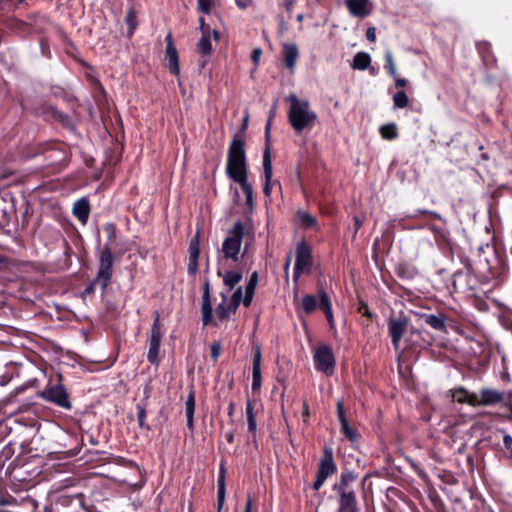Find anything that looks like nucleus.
<instances>
[{"label":"nucleus","instance_id":"nucleus-51","mask_svg":"<svg viewBox=\"0 0 512 512\" xmlns=\"http://www.w3.org/2000/svg\"><path fill=\"white\" fill-rule=\"evenodd\" d=\"M199 24H200V30H201L202 34H204V33H210V28H209V26H208V25H206V24H205V20H204V18H202V17H201V18L199 19Z\"/></svg>","mask_w":512,"mask_h":512},{"label":"nucleus","instance_id":"nucleus-10","mask_svg":"<svg viewBox=\"0 0 512 512\" xmlns=\"http://www.w3.org/2000/svg\"><path fill=\"white\" fill-rule=\"evenodd\" d=\"M312 264V257L309 247L300 243L296 250V263L294 269V280L297 281L301 273Z\"/></svg>","mask_w":512,"mask_h":512},{"label":"nucleus","instance_id":"nucleus-28","mask_svg":"<svg viewBox=\"0 0 512 512\" xmlns=\"http://www.w3.org/2000/svg\"><path fill=\"white\" fill-rule=\"evenodd\" d=\"M241 279H242L241 273L227 272L225 275H223V282L230 289H233L235 287V285L241 281Z\"/></svg>","mask_w":512,"mask_h":512},{"label":"nucleus","instance_id":"nucleus-6","mask_svg":"<svg viewBox=\"0 0 512 512\" xmlns=\"http://www.w3.org/2000/svg\"><path fill=\"white\" fill-rule=\"evenodd\" d=\"M112 266H113V256L111 252V248L107 245L101 252L100 255V267L98 271V276L95 279V282L100 284L102 290H104L111 278L112 275Z\"/></svg>","mask_w":512,"mask_h":512},{"label":"nucleus","instance_id":"nucleus-44","mask_svg":"<svg viewBox=\"0 0 512 512\" xmlns=\"http://www.w3.org/2000/svg\"><path fill=\"white\" fill-rule=\"evenodd\" d=\"M220 352H221V345L219 342H214L212 345H211V357L216 360L219 355H220Z\"/></svg>","mask_w":512,"mask_h":512},{"label":"nucleus","instance_id":"nucleus-56","mask_svg":"<svg viewBox=\"0 0 512 512\" xmlns=\"http://www.w3.org/2000/svg\"><path fill=\"white\" fill-rule=\"evenodd\" d=\"M256 285L247 283L245 294L254 295Z\"/></svg>","mask_w":512,"mask_h":512},{"label":"nucleus","instance_id":"nucleus-23","mask_svg":"<svg viewBox=\"0 0 512 512\" xmlns=\"http://www.w3.org/2000/svg\"><path fill=\"white\" fill-rule=\"evenodd\" d=\"M186 406V417H187V426L189 429L193 428V415L195 410V394L194 391L191 389L187 400L185 402Z\"/></svg>","mask_w":512,"mask_h":512},{"label":"nucleus","instance_id":"nucleus-34","mask_svg":"<svg viewBox=\"0 0 512 512\" xmlns=\"http://www.w3.org/2000/svg\"><path fill=\"white\" fill-rule=\"evenodd\" d=\"M394 106L397 108H404L408 105L409 99L404 91H399L393 96Z\"/></svg>","mask_w":512,"mask_h":512},{"label":"nucleus","instance_id":"nucleus-5","mask_svg":"<svg viewBox=\"0 0 512 512\" xmlns=\"http://www.w3.org/2000/svg\"><path fill=\"white\" fill-rule=\"evenodd\" d=\"M336 471L331 448H325L319 461L316 480L313 484L315 490L320 489L325 480Z\"/></svg>","mask_w":512,"mask_h":512},{"label":"nucleus","instance_id":"nucleus-25","mask_svg":"<svg viewBox=\"0 0 512 512\" xmlns=\"http://www.w3.org/2000/svg\"><path fill=\"white\" fill-rule=\"evenodd\" d=\"M239 183L243 192L246 195V203L251 208L253 207V189L252 186L248 183L247 176L241 177L239 179L234 180Z\"/></svg>","mask_w":512,"mask_h":512},{"label":"nucleus","instance_id":"nucleus-43","mask_svg":"<svg viewBox=\"0 0 512 512\" xmlns=\"http://www.w3.org/2000/svg\"><path fill=\"white\" fill-rule=\"evenodd\" d=\"M105 231L107 232L109 239L114 241L116 239V227L112 223H108L105 227Z\"/></svg>","mask_w":512,"mask_h":512},{"label":"nucleus","instance_id":"nucleus-15","mask_svg":"<svg viewBox=\"0 0 512 512\" xmlns=\"http://www.w3.org/2000/svg\"><path fill=\"white\" fill-rule=\"evenodd\" d=\"M263 170H264V177H265V185H264V194L265 196H270L271 189H272V162H271V153H270V147L267 145L265 147L264 153H263Z\"/></svg>","mask_w":512,"mask_h":512},{"label":"nucleus","instance_id":"nucleus-38","mask_svg":"<svg viewBox=\"0 0 512 512\" xmlns=\"http://www.w3.org/2000/svg\"><path fill=\"white\" fill-rule=\"evenodd\" d=\"M342 433L351 441L356 439L355 431L349 426L347 419L340 421Z\"/></svg>","mask_w":512,"mask_h":512},{"label":"nucleus","instance_id":"nucleus-21","mask_svg":"<svg viewBox=\"0 0 512 512\" xmlns=\"http://www.w3.org/2000/svg\"><path fill=\"white\" fill-rule=\"evenodd\" d=\"M225 476L226 469L224 464H221L218 478V512L221 511L225 501Z\"/></svg>","mask_w":512,"mask_h":512},{"label":"nucleus","instance_id":"nucleus-1","mask_svg":"<svg viewBox=\"0 0 512 512\" xmlns=\"http://www.w3.org/2000/svg\"><path fill=\"white\" fill-rule=\"evenodd\" d=\"M226 171L232 180L247 176L245 140L239 134H235L230 143Z\"/></svg>","mask_w":512,"mask_h":512},{"label":"nucleus","instance_id":"nucleus-52","mask_svg":"<svg viewBox=\"0 0 512 512\" xmlns=\"http://www.w3.org/2000/svg\"><path fill=\"white\" fill-rule=\"evenodd\" d=\"M271 123H272V120H268L267 124H266V128H265L266 146L268 145L269 147H270L269 140H270Z\"/></svg>","mask_w":512,"mask_h":512},{"label":"nucleus","instance_id":"nucleus-35","mask_svg":"<svg viewBox=\"0 0 512 512\" xmlns=\"http://www.w3.org/2000/svg\"><path fill=\"white\" fill-rule=\"evenodd\" d=\"M298 216L302 226L307 228L316 225V219L309 213L301 211L298 213Z\"/></svg>","mask_w":512,"mask_h":512},{"label":"nucleus","instance_id":"nucleus-36","mask_svg":"<svg viewBox=\"0 0 512 512\" xmlns=\"http://www.w3.org/2000/svg\"><path fill=\"white\" fill-rule=\"evenodd\" d=\"M319 298H320L319 307H320V309L323 310V312L332 310L331 304H330V298H329L328 294L323 289L319 290Z\"/></svg>","mask_w":512,"mask_h":512},{"label":"nucleus","instance_id":"nucleus-31","mask_svg":"<svg viewBox=\"0 0 512 512\" xmlns=\"http://www.w3.org/2000/svg\"><path fill=\"white\" fill-rule=\"evenodd\" d=\"M317 306L316 298L313 295H305L302 299V307L306 313H312Z\"/></svg>","mask_w":512,"mask_h":512},{"label":"nucleus","instance_id":"nucleus-22","mask_svg":"<svg viewBox=\"0 0 512 512\" xmlns=\"http://www.w3.org/2000/svg\"><path fill=\"white\" fill-rule=\"evenodd\" d=\"M222 302L216 308V316L220 321H224L229 318L231 314L235 313V310H231V306L228 304L227 296L221 294Z\"/></svg>","mask_w":512,"mask_h":512},{"label":"nucleus","instance_id":"nucleus-17","mask_svg":"<svg viewBox=\"0 0 512 512\" xmlns=\"http://www.w3.org/2000/svg\"><path fill=\"white\" fill-rule=\"evenodd\" d=\"M346 5L353 16L360 18L366 17L372 10L369 0H346Z\"/></svg>","mask_w":512,"mask_h":512},{"label":"nucleus","instance_id":"nucleus-55","mask_svg":"<svg viewBox=\"0 0 512 512\" xmlns=\"http://www.w3.org/2000/svg\"><path fill=\"white\" fill-rule=\"evenodd\" d=\"M252 506H253V499H252V497L249 495V496H248V499H247V502H246V505H245V510H244V512H251V511H252Z\"/></svg>","mask_w":512,"mask_h":512},{"label":"nucleus","instance_id":"nucleus-48","mask_svg":"<svg viewBox=\"0 0 512 512\" xmlns=\"http://www.w3.org/2000/svg\"><path fill=\"white\" fill-rule=\"evenodd\" d=\"M138 421H139V425L141 427L144 426V418H145V415H146V412H145V409L143 407H138Z\"/></svg>","mask_w":512,"mask_h":512},{"label":"nucleus","instance_id":"nucleus-62","mask_svg":"<svg viewBox=\"0 0 512 512\" xmlns=\"http://www.w3.org/2000/svg\"><path fill=\"white\" fill-rule=\"evenodd\" d=\"M353 219L355 222V233H356L362 226V221L358 217H354Z\"/></svg>","mask_w":512,"mask_h":512},{"label":"nucleus","instance_id":"nucleus-50","mask_svg":"<svg viewBox=\"0 0 512 512\" xmlns=\"http://www.w3.org/2000/svg\"><path fill=\"white\" fill-rule=\"evenodd\" d=\"M503 442H504L505 447L508 450L512 451V437L510 435H507V434L504 435L503 436Z\"/></svg>","mask_w":512,"mask_h":512},{"label":"nucleus","instance_id":"nucleus-37","mask_svg":"<svg viewBox=\"0 0 512 512\" xmlns=\"http://www.w3.org/2000/svg\"><path fill=\"white\" fill-rule=\"evenodd\" d=\"M380 132L383 138L393 139L397 136L396 128L394 124L384 125L380 128Z\"/></svg>","mask_w":512,"mask_h":512},{"label":"nucleus","instance_id":"nucleus-61","mask_svg":"<svg viewBox=\"0 0 512 512\" xmlns=\"http://www.w3.org/2000/svg\"><path fill=\"white\" fill-rule=\"evenodd\" d=\"M252 298H253V295L245 294L243 303L246 307H248L251 304Z\"/></svg>","mask_w":512,"mask_h":512},{"label":"nucleus","instance_id":"nucleus-39","mask_svg":"<svg viewBox=\"0 0 512 512\" xmlns=\"http://www.w3.org/2000/svg\"><path fill=\"white\" fill-rule=\"evenodd\" d=\"M242 299V288L239 287L236 289V291L233 293L231 299L229 300L228 304L231 306V310H237L240 302Z\"/></svg>","mask_w":512,"mask_h":512},{"label":"nucleus","instance_id":"nucleus-8","mask_svg":"<svg viewBox=\"0 0 512 512\" xmlns=\"http://www.w3.org/2000/svg\"><path fill=\"white\" fill-rule=\"evenodd\" d=\"M479 404L477 406H493L497 404L507 403L509 394L492 388H483L477 394Z\"/></svg>","mask_w":512,"mask_h":512},{"label":"nucleus","instance_id":"nucleus-7","mask_svg":"<svg viewBox=\"0 0 512 512\" xmlns=\"http://www.w3.org/2000/svg\"><path fill=\"white\" fill-rule=\"evenodd\" d=\"M314 361L316 368L319 371H322L327 375H331L333 373L335 359L331 348L327 345H322L316 349L314 354Z\"/></svg>","mask_w":512,"mask_h":512},{"label":"nucleus","instance_id":"nucleus-24","mask_svg":"<svg viewBox=\"0 0 512 512\" xmlns=\"http://www.w3.org/2000/svg\"><path fill=\"white\" fill-rule=\"evenodd\" d=\"M197 49L202 56H209L211 54L212 46L210 33L202 34V37L197 44Z\"/></svg>","mask_w":512,"mask_h":512},{"label":"nucleus","instance_id":"nucleus-2","mask_svg":"<svg viewBox=\"0 0 512 512\" xmlns=\"http://www.w3.org/2000/svg\"><path fill=\"white\" fill-rule=\"evenodd\" d=\"M287 100L290 103L288 117L294 130L299 132L311 127L316 120V114L310 110L309 102L298 99L295 94L289 95Z\"/></svg>","mask_w":512,"mask_h":512},{"label":"nucleus","instance_id":"nucleus-26","mask_svg":"<svg viewBox=\"0 0 512 512\" xmlns=\"http://www.w3.org/2000/svg\"><path fill=\"white\" fill-rule=\"evenodd\" d=\"M370 62H371V58L367 53L359 52L354 56L353 68L359 69V70H364V69L368 68V66L370 65Z\"/></svg>","mask_w":512,"mask_h":512},{"label":"nucleus","instance_id":"nucleus-58","mask_svg":"<svg viewBox=\"0 0 512 512\" xmlns=\"http://www.w3.org/2000/svg\"><path fill=\"white\" fill-rule=\"evenodd\" d=\"M324 314H325V316H326L330 326L333 327V321L334 320H333L332 310L326 311V312H324Z\"/></svg>","mask_w":512,"mask_h":512},{"label":"nucleus","instance_id":"nucleus-19","mask_svg":"<svg viewBox=\"0 0 512 512\" xmlns=\"http://www.w3.org/2000/svg\"><path fill=\"white\" fill-rule=\"evenodd\" d=\"M298 55V48L295 44L285 43L283 45V60L288 69L294 68Z\"/></svg>","mask_w":512,"mask_h":512},{"label":"nucleus","instance_id":"nucleus-4","mask_svg":"<svg viewBox=\"0 0 512 512\" xmlns=\"http://www.w3.org/2000/svg\"><path fill=\"white\" fill-rule=\"evenodd\" d=\"M244 234V224L241 221H237L233 228L228 232V236L222 245V252L224 253L225 258L238 261Z\"/></svg>","mask_w":512,"mask_h":512},{"label":"nucleus","instance_id":"nucleus-47","mask_svg":"<svg viewBox=\"0 0 512 512\" xmlns=\"http://www.w3.org/2000/svg\"><path fill=\"white\" fill-rule=\"evenodd\" d=\"M261 54H262V51L260 48H255L252 51L251 58H252V61L254 62V64H257L259 62Z\"/></svg>","mask_w":512,"mask_h":512},{"label":"nucleus","instance_id":"nucleus-16","mask_svg":"<svg viewBox=\"0 0 512 512\" xmlns=\"http://www.w3.org/2000/svg\"><path fill=\"white\" fill-rule=\"evenodd\" d=\"M262 383L261 378V349L259 345L254 346L253 368H252V390L260 389Z\"/></svg>","mask_w":512,"mask_h":512},{"label":"nucleus","instance_id":"nucleus-29","mask_svg":"<svg viewBox=\"0 0 512 512\" xmlns=\"http://www.w3.org/2000/svg\"><path fill=\"white\" fill-rule=\"evenodd\" d=\"M200 254V233L199 230L189 243V256L199 257Z\"/></svg>","mask_w":512,"mask_h":512},{"label":"nucleus","instance_id":"nucleus-11","mask_svg":"<svg viewBox=\"0 0 512 512\" xmlns=\"http://www.w3.org/2000/svg\"><path fill=\"white\" fill-rule=\"evenodd\" d=\"M42 396L65 409H69L71 407L68 394L62 385L52 386L45 389L42 392Z\"/></svg>","mask_w":512,"mask_h":512},{"label":"nucleus","instance_id":"nucleus-64","mask_svg":"<svg viewBox=\"0 0 512 512\" xmlns=\"http://www.w3.org/2000/svg\"><path fill=\"white\" fill-rule=\"evenodd\" d=\"M226 439L229 443H232L233 442V439H234V435L232 432H229L226 434Z\"/></svg>","mask_w":512,"mask_h":512},{"label":"nucleus","instance_id":"nucleus-40","mask_svg":"<svg viewBox=\"0 0 512 512\" xmlns=\"http://www.w3.org/2000/svg\"><path fill=\"white\" fill-rule=\"evenodd\" d=\"M199 10L204 14H209L212 7V0H198Z\"/></svg>","mask_w":512,"mask_h":512},{"label":"nucleus","instance_id":"nucleus-59","mask_svg":"<svg viewBox=\"0 0 512 512\" xmlns=\"http://www.w3.org/2000/svg\"><path fill=\"white\" fill-rule=\"evenodd\" d=\"M395 84H396V87L402 88V87L406 86L407 81L405 79H402V78H396Z\"/></svg>","mask_w":512,"mask_h":512},{"label":"nucleus","instance_id":"nucleus-42","mask_svg":"<svg viewBox=\"0 0 512 512\" xmlns=\"http://www.w3.org/2000/svg\"><path fill=\"white\" fill-rule=\"evenodd\" d=\"M386 61H387V64H388L389 73L393 77H396V74H397L396 73V68H395V65H394L392 54L390 52L386 53Z\"/></svg>","mask_w":512,"mask_h":512},{"label":"nucleus","instance_id":"nucleus-49","mask_svg":"<svg viewBox=\"0 0 512 512\" xmlns=\"http://www.w3.org/2000/svg\"><path fill=\"white\" fill-rule=\"evenodd\" d=\"M366 37L369 41H375L376 39V30L374 27H370L367 29Z\"/></svg>","mask_w":512,"mask_h":512},{"label":"nucleus","instance_id":"nucleus-3","mask_svg":"<svg viewBox=\"0 0 512 512\" xmlns=\"http://www.w3.org/2000/svg\"><path fill=\"white\" fill-rule=\"evenodd\" d=\"M355 479L356 476L352 472H345L334 485V490L339 494L338 512H359L355 491L352 488Z\"/></svg>","mask_w":512,"mask_h":512},{"label":"nucleus","instance_id":"nucleus-33","mask_svg":"<svg viewBox=\"0 0 512 512\" xmlns=\"http://www.w3.org/2000/svg\"><path fill=\"white\" fill-rule=\"evenodd\" d=\"M247 421H248V429L249 431L255 433L256 431V420L253 413V405L251 401H248L246 407Z\"/></svg>","mask_w":512,"mask_h":512},{"label":"nucleus","instance_id":"nucleus-13","mask_svg":"<svg viewBox=\"0 0 512 512\" xmlns=\"http://www.w3.org/2000/svg\"><path fill=\"white\" fill-rule=\"evenodd\" d=\"M166 51H165V58L168 60V69L170 73L178 76L180 73V67H179V58H178V52L177 49L173 43L171 34H168L166 36Z\"/></svg>","mask_w":512,"mask_h":512},{"label":"nucleus","instance_id":"nucleus-41","mask_svg":"<svg viewBox=\"0 0 512 512\" xmlns=\"http://www.w3.org/2000/svg\"><path fill=\"white\" fill-rule=\"evenodd\" d=\"M198 258L199 257L189 256L188 272L192 275L198 270Z\"/></svg>","mask_w":512,"mask_h":512},{"label":"nucleus","instance_id":"nucleus-14","mask_svg":"<svg viewBox=\"0 0 512 512\" xmlns=\"http://www.w3.org/2000/svg\"><path fill=\"white\" fill-rule=\"evenodd\" d=\"M389 332L392 338V343L394 347L397 349L399 345V341L403 336L407 326L408 320L406 317L399 318H390L389 319Z\"/></svg>","mask_w":512,"mask_h":512},{"label":"nucleus","instance_id":"nucleus-9","mask_svg":"<svg viewBox=\"0 0 512 512\" xmlns=\"http://www.w3.org/2000/svg\"><path fill=\"white\" fill-rule=\"evenodd\" d=\"M161 338L162 334L160 330V317L159 313L155 312V319L151 328L150 348L148 351V360L152 364H156L158 362Z\"/></svg>","mask_w":512,"mask_h":512},{"label":"nucleus","instance_id":"nucleus-45","mask_svg":"<svg viewBox=\"0 0 512 512\" xmlns=\"http://www.w3.org/2000/svg\"><path fill=\"white\" fill-rule=\"evenodd\" d=\"M358 311L359 313H361L363 316H366L368 318H372V314L371 312L369 311V308H368V305L361 301L360 302V305H359V308H358Z\"/></svg>","mask_w":512,"mask_h":512},{"label":"nucleus","instance_id":"nucleus-46","mask_svg":"<svg viewBox=\"0 0 512 512\" xmlns=\"http://www.w3.org/2000/svg\"><path fill=\"white\" fill-rule=\"evenodd\" d=\"M337 414L339 421H342L343 419H346L345 413H344V406L342 401L337 402Z\"/></svg>","mask_w":512,"mask_h":512},{"label":"nucleus","instance_id":"nucleus-12","mask_svg":"<svg viewBox=\"0 0 512 512\" xmlns=\"http://www.w3.org/2000/svg\"><path fill=\"white\" fill-rule=\"evenodd\" d=\"M201 311H202L203 324L205 326H207V325L217 326L218 325L217 321L213 317V313H212V305H211V300H210V286H209L208 281H206L204 284V292H203V297H202Z\"/></svg>","mask_w":512,"mask_h":512},{"label":"nucleus","instance_id":"nucleus-32","mask_svg":"<svg viewBox=\"0 0 512 512\" xmlns=\"http://www.w3.org/2000/svg\"><path fill=\"white\" fill-rule=\"evenodd\" d=\"M426 323L433 327L436 330H444L445 329V323L444 319L442 317L436 316V315H428L425 319Z\"/></svg>","mask_w":512,"mask_h":512},{"label":"nucleus","instance_id":"nucleus-18","mask_svg":"<svg viewBox=\"0 0 512 512\" xmlns=\"http://www.w3.org/2000/svg\"><path fill=\"white\" fill-rule=\"evenodd\" d=\"M453 399L460 404L467 403L473 407H477V404H479L477 394L469 392L465 388H458L454 390Z\"/></svg>","mask_w":512,"mask_h":512},{"label":"nucleus","instance_id":"nucleus-20","mask_svg":"<svg viewBox=\"0 0 512 512\" xmlns=\"http://www.w3.org/2000/svg\"><path fill=\"white\" fill-rule=\"evenodd\" d=\"M90 212V205L85 198L79 199L73 207L74 215L83 223L86 224Z\"/></svg>","mask_w":512,"mask_h":512},{"label":"nucleus","instance_id":"nucleus-27","mask_svg":"<svg viewBox=\"0 0 512 512\" xmlns=\"http://www.w3.org/2000/svg\"><path fill=\"white\" fill-rule=\"evenodd\" d=\"M126 23L129 26L127 36L130 38L134 34V31L138 25L137 14L133 8L129 9V11L126 15Z\"/></svg>","mask_w":512,"mask_h":512},{"label":"nucleus","instance_id":"nucleus-54","mask_svg":"<svg viewBox=\"0 0 512 512\" xmlns=\"http://www.w3.org/2000/svg\"><path fill=\"white\" fill-rule=\"evenodd\" d=\"M0 213H2L3 218L6 219L7 222H9L11 220V217L13 215V211L12 210L10 212H8L5 209H0Z\"/></svg>","mask_w":512,"mask_h":512},{"label":"nucleus","instance_id":"nucleus-60","mask_svg":"<svg viewBox=\"0 0 512 512\" xmlns=\"http://www.w3.org/2000/svg\"><path fill=\"white\" fill-rule=\"evenodd\" d=\"M257 282H258V273L257 272H253L252 275L250 276V279H249L248 283H252L254 285H257Z\"/></svg>","mask_w":512,"mask_h":512},{"label":"nucleus","instance_id":"nucleus-53","mask_svg":"<svg viewBox=\"0 0 512 512\" xmlns=\"http://www.w3.org/2000/svg\"><path fill=\"white\" fill-rule=\"evenodd\" d=\"M248 121H249V114L246 113L245 117L243 118L242 124H241L240 132L238 133L239 135H240V133H243L247 129Z\"/></svg>","mask_w":512,"mask_h":512},{"label":"nucleus","instance_id":"nucleus-30","mask_svg":"<svg viewBox=\"0 0 512 512\" xmlns=\"http://www.w3.org/2000/svg\"><path fill=\"white\" fill-rule=\"evenodd\" d=\"M49 112L51 116L61 122L64 126L72 128L73 124L69 118V116L63 114L62 112L56 110L55 108H49Z\"/></svg>","mask_w":512,"mask_h":512},{"label":"nucleus","instance_id":"nucleus-63","mask_svg":"<svg viewBox=\"0 0 512 512\" xmlns=\"http://www.w3.org/2000/svg\"><path fill=\"white\" fill-rule=\"evenodd\" d=\"M290 262H291V256L289 255V256L286 258V262H285V265H284V271H285V273H286V274L288 273V269H289V266H290Z\"/></svg>","mask_w":512,"mask_h":512},{"label":"nucleus","instance_id":"nucleus-57","mask_svg":"<svg viewBox=\"0 0 512 512\" xmlns=\"http://www.w3.org/2000/svg\"><path fill=\"white\" fill-rule=\"evenodd\" d=\"M309 415H310L309 406L307 403H304L303 412H302L304 421H307Z\"/></svg>","mask_w":512,"mask_h":512}]
</instances>
